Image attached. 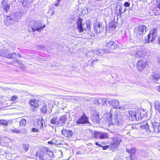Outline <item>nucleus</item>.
<instances>
[{
    "mask_svg": "<svg viewBox=\"0 0 160 160\" xmlns=\"http://www.w3.org/2000/svg\"><path fill=\"white\" fill-rule=\"evenodd\" d=\"M105 102H107L110 105L113 107L111 109L110 112L106 113V116L107 120L108 121L109 127L112 125L119 126L121 125L123 121V117L119 112L115 113L114 115V118L112 119V117L113 114V111L115 112V109L118 108L119 104V102L117 99H106Z\"/></svg>",
    "mask_w": 160,
    "mask_h": 160,
    "instance_id": "obj_1",
    "label": "nucleus"
},
{
    "mask_svg": "<svg viewBox=\"0 0 160 160\" xmlns=\"http://www.w3.org/2000/svg\"><path fill=\"white\" fill-rule=\"evenodd\" d=\"M148 28L144 25H140L135 27L134 29V32L136 36V38L138 39V42L142 40L143 35L148 30Z\"/></svg>",
    "mask_w": 160,
    "mask_h": 160,
    "instance_id": "obj_2",
    "label": "nucleus"
},
{
    "mask_svg": "<svg viewBox=\"0 0 160 160\" xmlns=\"http://www.w3.org/2000/svg\"><path fill=\"white\" fill-rule=\"evenodd\" d=\"M134 52H132L131 54L137 58H144L148 54V51L144 48L140 47L132 49Z\"/></svg>",
    "mask_w": 160,
    "mask_h": 160,
    "instance_id": "obj_3",
    "label": "nucleus"
},
{
    "mask_svg": "<svg viewBox=\"0 0 160 160\" xmlns=\"http://www.w3.org/2000/svg\"><path fill=\"white\" fill-rule=\"evenodd\" d=\"M149 124L152 125L153 129L155 132H158L160 131V123L157 122H154L152 123L150 122H147L145 124L141 125L140 128L142 129H146L147 131L148 130L152 131V130H151L150 128Z\"/></svg>",
    "mask_w": 160,
    "mask_h": 160,
    "instance_id": "obj_4",
    "label": "nucleus"
},
{
    "mask_svg": "<svg viewBox=\"0 0 160 160\" xmlns=\"http://www.w3.org/2000/svg\"><path fill=\"white\" fill-rule=\"evenodd\" d=\"M158 29L154 28L150 31L149 33L148 34L147 38H145L144 42L146 43H148L150 42H152L156 39L157 36Z\"/></svg>",
    "mask_w": 160,
    "mask_h": 160,
    "instance_id": "obj_5",
    "label": "nucleus"
},
{
    "mask_svg": "<svg viewBox=\"0 0 160 160\" xmlns=\"http://www.w3.org/2000/svg\"><path fill=\"white\" fill-rule=\"evenodd\" d=\"M30 26L31 28L32 31L34 32L37 31L39 32L42 31L43 28L46 26L45 24L42 26V23L33 20L30 22Z\"/></svg>",
    "mask_w": 160,
    "mask_h": 160,
    "instance_id": "obj_6",
    "label": "nucleus"
},
{
    "mask_svg": "<svg viewBox=\"0 0 160 160\" xmlns=\"http://www.w3.org/2000/svg\"><path fill=\"white\" fill-rule=\"evenodd\" d=\"M92 136L95 138H99L100 139H105L108 138V135L107 133L95 131L92 133Z\"/></svg>",
    "mask_w": 160,
    "mask_h": 160,
    "instance_id": "obj_7",
    "label": "nucleus"
},
{
    "mask_svg": "<svg viewBox=\"0 0 160 160\" xmlns=\"http://www.w3.org/2000/svg\"><path fill=\"white\" fill-rule=\"evenodd\" d=\"M149 61L146 60H139L137 65V67L139 71L142 70L148 65Z\"/></svg>",
    "mask_w": 160,
    "mask_h": 160,
    "instance_id": "obj_8",
    "label": "nucleus"
},
{
    "mask_svg": "<svg viewBox=\"0 0 160 160\" xmlns=\"http://www.w3.org/2000/svg\"><path fill=\"white\" fill-rule=\"evenodd\" d=\"M76 123L78 124L88 123L89 124V126L91 125V123L88 120V117L84 114H83L82 116L78 119Z\"/></svg>",
    "mask_w": 160,
    "mask_h": 160,
    "instance_id": "obj_9",
    "label": "nucleus"
},
{
    "mask_svg": "<svg viewBox=\"0 0 160 160\" xmlns=\"http://www.w3.org/2000/svg\"><path fill=\"white\" fill-rule=\"evenodd\" d=\"M10 6L7 0H3L1 1V7L3 8L4 12L7 13L10 12Z\"/></svg>",
    "mask_w": 160,
    "mask_h": 160,
    "instance_id": "obj_10",
    "label": "nucleus"
},
{
    "mask_svg": "<svg viewBox=\"0 0 160 160\" xmlns=\"http://www.w3.org/2000/svg\"><path fill=\"white\" fill-rule=\"evenodd\" d=\"M93 28L94 31L97 33H99L102 32L104 30V28L102 26L99 22H97L93 24Z\"/></svg>",
    "mask_w": 160,
    "mask_h": 160,
    "instance_id": "obj_11",
    "label": "nucleus"
},
{
    "mask_svg": "<svg viewBox=\"0 0 160 160\" xmlns=\"http://www.w3.org/2000/svg\"><path fill=\"white\" fill-rule=\"evenodd\" d=\"M0 56L10 59L12 57V55H10L8 50L4 48H2L0 49Z\"/></svg>",
    "mask_w": 160,
    "mask_h": 160,
    "instance_id": "obj_12",
    "label": "nucleus"
},
{
    "mask_svg": "<svg viewBox=\"0 0 160 160\" xmlns=\"http://www.w3.org/2000/svg\"><path fill=\"white\" fill-rule=\"evenodd\" d=\"M62 133L65 137L69 138H71L73 134V132L69 129H63L62 131Z\"/></svg>",
    "mask_w": 160,
    "mask_h": 160,
    "instance_id": "obj_13",
    "label": "nucleus"
},
{
    "mask_svg": "<svg viewBox=\"0 0 160 160\" xmlns=\"http://www.w3.org/2000/svg\"><path fill=\"white\" fill-rule=\"evenodd\" d=\"M113 142L112 145L114 148H118L121 142V139L120 137H114L112 139Z\"/></svg>",
    "mask_w": 160,
    "mask_h": 160,
    "instance_id": "obj_14",
    "label": "nucleus"
},
{
    "mask_svg": "<svg viewBox=\"0 0 160 160\" xmlns=\"http://www.w3.org/2000/svg\"><path fill=\"white\" fill-rule=\"evenodd\" d=\"M126 151L129 154V156L131 157V160H134L132 158V155L136 153L137 149L136 148L132 147L130 149L126 148Z\"/></svg>",
    "mask_w": 160,
    "mask_h": 160,
    "instance_id": "obj_15",
    "label": "nucleus"
},
{
    "mask_svg": "<svg viewBox=\"0 0 160 160\" xmlns=\"http://www.w3.org/2000/svg\"><path fill=\"white\" fill-rule=\"evenodd\" d=\"M105 46L111 49H115L117 46V44L113 41H109L108 42L106 43Z\"/></svg>",
    "mask_w": 160,
    "mask_h": 160,
    "instance_id": "obj_16",
    "label": "nucleus"
},
{
    "mask_svg": "<svg viewBox=\"0 0 160 160\" xmlns=\"http://www.w3.org/2000/svg\"><path fill=\"white\" fill-rule=\"evenodd\" d=\"M12 16H8L4 21L5 25L8 26L12 23L14 20V18Z\"/></svg>",
    "mask_w": 160,
    "mask_h": 160,
    "instance_id": "obj_17",
    "label": "nucleus"
},
{
    "mask_svg": "<svg viewBox=\"0 0 160 160\" xmlns=\"http://www.w3.org/2000/svg\"><path fill=\"white\" fill-rule=\"evenodd\" d=\"M67 120L66 115L62 116L58 118V124L59 126H62L65 124Z\"/></svg>",
    "mask_w": 160,
    "mask_h": 160,
    "instance_id": "obj_18",
    "label": "nucleus"
},
{
    "mask_svg": "<svg viewBox=\"0 0 160 160\" xmlns=\"http://www.w3.org/2000/svg\"><path fill=\"white\" fill-rule=\"evenodd\" d=\"M82 19L81 18H79L78 20V21L77 22V28L79 32H82L83 31V25H82Z\"/></svg>",
    "mask_w": 160,
    "mask_h": 160,
    "instance_id": "obj_19",
    "label": "nucleus"
},
{
    "mask_svg": "<svg viewBox=\"0 0 160 160\" xmlns=\"http://www.w3.org/2000/svg\"><path fill=\"white\" fill-rule=\"evenodd\" d=\"M38 100L33 98L31 99L29 103L31 106L35 108H38Z\"/></svg>",
    "mask_w": 160,
    "mask_h": 160,
    "instance_id": "obj_20",
    "label": "nucleus"
},
{
    "mask_svg": "<svg viewBox=\"0 0 160 160\" xmlns=\"http://www.w3.org/2000/svg\"><path fill=\"white\" fill-rule=\"evenodd\" d=\"M152 77L154 81H158L160 78V72H153L152 74Z\"/></svg>",
    "mask_w": 160,
    "mask_h": 160,
    "instance_id": "obj_21",
    "label": "nucleus"
},
{
    "mask_svg": "<svg viewBox=\"0 0 160 160\" xmlns=\"http://www.w3.org/2000/svg\"><path fill=\"white\" fill-rule=\"evenodd\" d=\"M135 117H136L135 120L138 121L141 120L144 116L143 114L142 115L141 112L139 111H135Z\"/></svg>",
    "mask_w": 160,
    "mask_h": 160,
    "instance_id": "obj_22",
    "label": "nucleus"
},
{
    "mask_svg": "<svg viewBox=\"0 0 160 160\" xmlns=\"http://www.w3.org/2000/svg\"><path fill=\"white\" fill-rule=\"evenodd\" d=\"M50 122L54 125L59 126L58 118L57 116L53 117L50 120Z\"/></svg>",
    "mask_w": 160,
    "mask_h": 160,
    "instance_id": "obj_23",
    "label": "nucleus"
},
{
    "mask_svg": "<svg viewBox=\"0 0 160 160\" xmlns=\"http://www.w3.org/2000/svg\"><path fill=\"white\" fill-rule=\"evenodd\" d=\"M135 114V111H130L129 112V119L130 120H135V119H136Z\"/></svg>",
    "mask_w": 160,
    "mask_h": 160,
    "instance_id": "obj_24",
    "label": "nucleus"
},
{
    "mask_svg": "<svg viewBox=\"0 0 160 160\" xmlns=\"http://www.w3.org/2000/svg\"><path fill=\"white\" fill-rule=\"evenodd\" d=\"M92 121L94 123H99L100 119L99 116H92L91 118Z\"/></svg>",
    "mask_w": 160,
    "mask_h": 160,
    "instance_id": "obj_25",
    "label": "nucleus"
},
{
    "mask_svg": "<svg viewBox=\"0 0 160 160\" xmlns=\"http://www.w3.org/2000/svg\"><path fill=\"white\" fill-rule=\"evenodd\" d=\"M155 109L156 112L160 113V102L158 101L155 102Z\"/></svg>",
    "mask_w": 160,
    "mask_h": 160,
    "instance_id": "obj_26",
    "label": "nucleus"
},
{
    "mask_svg": "<svg viewBox=\"0 0 160 160\" xmlns=\"http://www.w3.org/2000/svg\"><path fill=\"white\" fill-rule=\"evenodd\" d=\"M105 101H106V98H99L98 99H96L94 101V103L95 104H98V105H99L100 104V102L102 101V104H103L104 103H105Z\"/></svg>",
    "mask_w": 160,
    "mask_h": 160,
    "instance_id": "obj_27",
    "label": "nucleus"
},
{
    "mask_svg": "<svg viewBox=\"0 0 160 160\" xmlns=\"http://www.w3.org/2000/svg\"><path fill=\"white\" fill-rule=\"evenodd\" d=\"M35 156L38 157L39 160H46V157L45 156L41 153L37 152L36 153Z\"/></svg>",
    "mask_w": 160,
    "mask_h": 160,
    "instance_id": "obj_28",
    "label": "nucleus"
},
{
    "mask_svg": "<svg viewBox=\"0 0 160 160\" xmlns=\"http://www.w3.org/2000/svg\"><path fill=\"white\" fill-rule=\"evenodd\" d=\"M23 1H21L22 2V5L23 6H29L31 3H32V2L31 1V0H23Z\"/></svg>",
    "mask_w": 160,
    "mask_h": 160,
    "instance_id": "obj_29",
    "label": "nucleus"
},
{
    "mask_svg": "<svg viewBox=\"0 0 160 160\" xmlns=\"http://www.w3.org/2000/svg\"><path fill=\"white\" fill-rule=\"evenodd\" d=\"M118 11L120 13V15H121L123 12H125L126 11V9L123 6H120Z\"/></svg>",
    "mask_w": 160,
    "mask_h": 160,
    "instance_id": "obj_30",
    "label": "nucleus"
},
{
    "mask_svg": "<svg viewBox=\"0 0 160 160\" xmlns=\"http://www.w3.org/2000/svg\"><path fill=\"white\" fill-rule=\"evenodd\" d=\"M19 14L18 13H16L14 14V20L15 22H17L20 18V16L19 15Z\"/></svg>",
    "mask_w": 160,
    "mask_h": 160,
    "instance_id": "obj_31",
    "label": "nucleus"
},
{
    "mask_svg": "<svg viewBox=\"0 0 160 160\" xmlns=\"http://www.w3.org/2000/svg\"><path fill=\"white\" fill-rule=\"evenodd\" d=\"M22 146V148L25 152H27L28 150L29 145L28 144H23Z\"/></svg>",
    "mask_w": 160,
    "mask_h": 160,
    "instance_id": "obj_32",
    "label": "nucleus"
},
{
    "mask_svg": "<svg viewBox=\"0 0 160 160\" xmlns=\"http://www.w3.org/2000/svg\"><path fill=\"white\" fill-rule=\"evenodd\" d=\"M84 28V29L85 30H89V29L90 28V26L89 24L88 23H86L84 24H83V28Z\"/></svg>",
    "mask_w": 160,
    "mask_h": 160,
    "instance_id": "obj_33",
    "label": "nucleus"
},
{
    "mask_svg": "<svg viewBox=\"0 0 160 160\" xmlns=\"http://www.w3.org/2000/svg\"><path fill=\"white\" fill-rule=\"evenodd\" d=\"M94 37V34L90 31H88L87 33V37L91 39Z\"/></svg>",
    "mask_w": 160,
    "mask_h": 160,
    "instance_id": "obj_34",
    "label": "nucleus"
},
{
    "mask_svg": "<svg viewBox=\"0 0 160 160\" xmlns=\"http://www.w3.org/2000/svg\"><path fill=\"white\" fill-rule=\"evenodd\" d=\"M8 123V122L5 120H0V124L7 125Z\"/></svg>",
    "mask_w": 160,
    "mask_h": 160,
    "instance_id": "obj_35",
    "label": "nucleus"
},
{
    "mask_svg": "<svg viewBox=\"0 0 160 160\" xmlns=\"http://www.w3.org/2000/svg\"><path fill=\"white\" fill-rule=\"evenodd\" d=\"M10 130L12 132L16 133H19L21 132V131L20 130L16 129H11Z\"/></svg>",
    "mask_w": 160,
    "mask_h": 160,
    "instance_id": "obj_36",
    "label": "nucleus"
},
{
    "mask_svg": "<svg viewBox=\"0 0 160 160\" xmlns=\"http://www.w3.org/2000/svg\"><path fill=\"white\" fill-rule=\"evenodd\" d=\"M26 124V120L24 119H22L20 122V124L21 125L23 126L25 125Z\"/></svg>",
    "mask_w": 160,
    "mask_h": 160,
    "instance_id": "obj_37",
    "label": "nucleus"
},
{
    "mask_svg": "<svg viewBox=\"0 0 160 160\" xmlns=\"http://www.w3.org/2000/svg\"><path fill=\"white\" fill-rule=\"evenodd\" d=\"M47 110V107L46 106H44L42 107V111L43 112L45 113Z\"/></svg>",
    "mask_w": 160,
    "mask_h": 160,
    "instance_id": "obj_38",
    "label": "nucleus"
},
{
    "mask_svg": "<svg viewBox=\"0 0 160 160\" xmlns=\"http://www.w3.org/2000/svg\"><path fill=\"white\" fill-rule=\"evenodd\" d=\"M92 116H99L98 113L96 110H94L92 112Z\"/></svg>",
    "mask_w": 160,
    "mask_h": 160,
    "instance_id": "obj_39",
    "label": "nucleus"
},
{
    "mask_svg": "<svg viewBox=\"0 0 160 160\" xmlns=\"http://www.w3.org/2000/svg\"><path fill=\"white\" fill-rule=\"evenodd\" d=\"M124 5L125 7H129L130 5V3L128 2H126L124 3Z\"/></svg>",
    "mask_w": 160,
    "mask_h": 160,
    "instance_id": "obj_40",
    "label": "nucleus"
},
{
    "mask_svg": "<svg viewBox=\"0 0 160 160\" xmlns=\"http://www.w3.org/2000/svg\"><path fill=\"white\" fill-rule=\"evenodd\" d=\"M31 131H32V132H39L38 130L36 128H32Z\"/></svg>",
    "mask_w": 160,
    "mask_h": 160,
    "instance_id": "obj_41",
    "label": "nucleus"
},
{
    "mask_svg": "<svg viewBox=\"0 0 160 160\" xmlns=\"http://www.w3.org/2000/svg\"><path fill=\"white\" fill-rule=\"evenodd\" d=\"M44 122V121L43 120L40 121V122H38V123H40L41 125H40V128H42L43 127V122Z\"/></svg>",
    "mask_w": 160,
    "mask_h": 160,
    "instance_id": "obj_42",
    "label": "nucleus"
},
{
    "mask_svg": "<svg viewBox=\"0 0 160 160\" xmlns=\"http://www.w3.org/2000/svg\"><path fill=\"white\" fill-rule=\"evenodd\" d=\"M18 98V97L17 96H14L12 97V100L13 101H15Z\"/></svg>",
    "mask_w": 160,
    "mask_h": 160,
    "instance_id": "obj_43",
    "label": "nucleus"
},
{
    "mask_svg": "<svg viewBox=\"0 0 160 160\" xmlns=\"http://www.w3.org/2000/svg\"><path fill=\"white\" fill-rule=\"evenodd\" d=\"M109 26L110 28H111L112 29H115V26L114 24H111L109 25Z\"/></svg>",
    "mask_w": 160,
    "mask_h": 160,
    "instance_id": "obj_44",
    "label": "nucleus"
},
{
    "mask_svg": "<svg viewBox=\"0 0 160 160\" xmlns=\"http://www.w3.org/2000/svg\"><path fill=\"white\" fill-rule=\"evenodd\" d=\"M157 4L158 8L160 9V0H157Z\"/></svg>",
    "mask_w": 160,
    "mask_h": 160,
    "instance_id": "obj_45",
    "label": "nucleus"
},
{
    "mask_svg": "<svg viewBox=\"0 0 160 160\" xmlns=\"http://www.w3.org/2000/svg\"><path fill=\"white\" fill-rule=\"evenodd\" d=\"M20 67L21 68L24 69L25 68V66L23 64H21Z\"/></svg>",
    "mask_w": 160,
    "mask_h": 160,
    "instance_id": "obj_46",
    "label": "nucleus"
},
{
    "mask_svg": "<svg viewBox=\"0 0 160 160\" xmlns=\"http://www.w3.org/2000/svg\"><path fill=\"white\" fill-rule=\"evenodd\" d=\"M102 147V149L104 150H106L108 149V146H103L102 147Z\"/></svg>",
    "mask_w": 160,
    "mask_h": 160,
    "instance_id": "obj_47",
    "label": "nucleus"
},
{
    "mask_svg": "<svg viewBox=\"0 0 160 160\" xmlns=\"http://www.w3.org/2000/svg\"><path fill=\"white\" fill-rule=\"evenodd\" d=\"M95 144L97 145L99 147H102V146L101 145V144H99L98 143V142H96L95 143Z\"/></svg>",
    "mask_w": 160,
    "mask_h": 160,
    "instance_id": "obj_48",
    "label": "nucleus"
},
{
    "mask_svg": "<svg viewBox=\"0 0 160 160\" xmlns=\"http://www.w3.org/2000/svg\"><path fill=\"white\" fill-rule=\"evenodd\" d=\"M49 154L50 155V156L51 157H52L53 156V152L52 151H50L49 152Z\"/></svg>",
    "mask_w": 160,
    "mask_h": 160,
    "instance_id": "obj_49",
    "label": "nucleus"
},
{
    "mask_svg": "<svg viewBox=\"0 0 160 160\" xmlns=\"http://www.w3.org/2000/svg\"><path fill=\"white\" fill-rule=\"evenodd\" d=\"M10 55H12V57L11 58H12L13 56L16 55V53L15 52H13L12 53H10Z\"/></svg>",
    "mask_w": 160,
    "mask_h": 160,
    "instance_id": "obj_50",
    "label": "nucleus"
},
{
    "mask_svg": "<svg viewBox=\"0 0 160 160\" xmlns=\"http://www.w3.org/2000/svg\"><path fill=\"white\" fill-rule=\"evenodd\" d=\"M60 3V2L58 1L57 2H56V3H55L54 5L56 7H58L59 6V4Z\"/></svg>",
    "mask_w": 160,
    "mask_h": 160,
    "instance_id": "obj_51",
    "label": "nucleus"
},
{
    "mask_svg": "<svg viewBox=\"0 0 160 160\" xmlns=\"http://www.w3.org/2000/svg\"><path fill=\"white\" fill-rule=\"evenodd\" d=\"M126 128L131 129V128H132V126L131 125H128V126H127L126 127Z\"/></svg>",
    "mask_w": 160,
    "mask_h": 160,
    "instance_id": "obj_52",
    "label": "nucleus"
},
{
    "mask_svg": "<svg viewBox=\"0 0 160 160\" xmlns=\"http://www.w3.org/2000/svg\"><path fill=\"white\" fill-rule=\"evenodd\" d=\"M18 56L20 58H21L22 57V56L21 55H20L19 53L18 54Z\"/></svg>",
    "mask_w": 160,
    "mask_h": 160,
    "instance_id": "obj_53",
    "label": "nucleus"
},
{
    "mask_svg": "<svg viewBox=\"0 0 160 160\" xmlns=\"http://www.w3.org/2000/svg\"><path fill=\"white\" fill-rule=\"evenodd\" d=\"M48 143L51 144H53V142L52 141H49L48 142Z\"/></svg>",
    "mask_w": 160,
    "mask_h": 160,
    "instance_id": "obj_54",
    "label": "nucleus"
},
{
    "mask_svg": "<svg viewBox=\"0 0 160 160\" xmlns=\"http://www.w3.org/2000/svg\"><path fill=\"white\" fill-rule=\"evenodd\" d=\"M98 60V59H96V60H93L92 62V63L91 64H92V63L94 62L95 61H96Z\"/></svg>",
    "mask_w": 160,
    "mask_h": 160,
    "instance_id": "obj_55",
    "label": "nucleus"
},
{
    "mask_svg": "<svg viewBox=\"0 0 160 160\" xmlns=\"http://www.w3.org/2000/svg\"><path fill=\"white\" fill-rule=\"evenodd\" d=\"M45 150L47 152H48V150L47 148H45Z\"/></svg>",
    "mask_w": 160,
    "mask_h": 160,
    "instance_id": "obj_56",
    "label": "nucleus"
},
{
    "mask_svg": "<svg viewBox=\"0 0 160 160\" xmlns=\"http://www.w3.org/2000/svg\"><path fill=\"white\" fill-rule=\"evenodd\" d=\"M4 131H8V129H6V128L5 129H5Z\"/></svg>",
    "mask_w": 160,
    "mask_h": 160,
    "instance_id": "obj_57",
    "label": "nucleus"
},
{
    "mask_svg": "<svg viewBox=\"0 0 160 160\" xmlns=\"http://www.w3.org/2000/svg\"><path fill=\"white\" fill-rule=\"evenodd\" d=\"M158 62H159V63H160V58H159Z\"/></svg>",
    "mask_w": 160,
    "mask_h": 160,
    "instance_id": "obj_58",
    "label": "nucleus"
},
{
    "mask_svg": "<svg viewBox=\"0 0 160 160\" xmlns=\"http://www.w3.org/2000/svg\"><path fill=\"white\" fill-rule=\"evenodd\" d=\"M28 31H29V32H31V30H30V29H28Z\"/></svg>",
    "mask_w": 160,
    "mask_h": 160,
    "instance_id": "obj_59",
    "label": "nucleus"
},
{
    "mask_svg": "<svg viewBox=\"0 0 160 160\" xmlns=\"http://www.w3.org/2000/svg\"><path fill=\"white\" fill-rule=\"evenodd\" d=\"M1 137H0V143H1Z\"/></svg>",
    "mask_w": 160,
    "mask_h": 160,
    "instance_id": "obj_60",
    "label": "nucleus"
},
{
    "mask_svg": "<svg viewBox=\"0 0 160 160\" xmlns=\"http://www.w3.org/2000/svg\"><path fill=\"white\" fill-rule=\"evenodd\" d=\"M158 83H160V81H159V82H158Z\"/></svg>",
    "mask_w": 160,
    "mask_h": 160,
    "instance_id": "obj_61",
    "label": "nucleus"
},
{
    "mask_svg": "<svg viewBox=\"0 0 160 160\" xmlns=\"http://www.w3.org/2000/svg\"><path fill=\"white\" fill-rule=\"evenodd\" d=\"M77 153V154H79V153H78V152Z\"/></svg>",
    "mask_w": 160,
    "mask_h": 160,
    "instance_id": "obj_62",
    "label": "nucleus"
},
{
    "mask_svg": "<svg viewBox=\"0 0 160 160\" xmlns=\"http://www.w3.org/2000/svg\"><path fill=\"white\" fill-rule=\"evenodd\" d=\"M17 62H18V63H19L18 61H17Z\"/></svg>",
    "mask_w": 160,
    "mask_h": 160,
    "instance_id": "obj_63",
    "label": "nucleus"
},
{
    "mask_svg": "<svg viewBox=\"0 0 160 160\" xmlns=\"http://www.w3.org/2000/svg\"><path fill=\"white\" fill-rule=\"evenodd\" d=\"M159 89H160V88H159Z\"/></svg>",
    "mask_w": 160,
    "mask_h": 160,
    "instance_id": "obj_64",
    "label": "nucleus"
}]
</instances>
